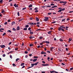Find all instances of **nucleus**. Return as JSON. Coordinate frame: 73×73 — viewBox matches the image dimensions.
<instances>
[{
  "label": "nucleus",
  "instance_id": "72a5a7b5",
  "mask_svg": "<svg viewBox=\"0 0 73 73\" xmlns=\"http://www.w3.org/2000/svg\"><path fill=\"white\" fill-rule=\"evenodd\" d=\"M41 53L42 54H44V51H42L41 52Z\"/></svg>",
  "mask_w": 73,
  "mask_h": 73
},
{
  "label": "nucleus",
  "instance_id": "c756f323",
  "mask_svg": "<svg viewBox=\"0 0 73 73\" xmlns=\"http://www.w3.org/2000/svg\"><path fill=\"white\" fill-rule=\"evenodd\" d=\"M3 0H1L0 1V3H3Z\"/></svg>",
  "mask_w": 73,
  "mask_h": 73
},
{
  "label": "nucleus",
  "instance_id": "a19ab883",
  "mask_svg": "<svg viewBox=\"0 0 73 73\" xmlns=\"http://www.w3.org/2000/svg\"><path fill=\"white\" fill-rule=\"evenodd\" d=\"M61 29L60 27L58 29L59 31H61Z\"/></svg>",
  "mask_w": 73,
  "mask_h": 73
},
{
  "label": "nucleus",
  "instance_id": "423d86ee",
  "mask_svg": "<svg viewBox=\"0 0 73 73\" xmlns=\"http://www.w3.org/2000/svg\"><path fill=\"white\" fill-rule=\"evenodd\" d=\"M36 21H39V18H37V17H36Z\"/></svg>",
  "mask_w": 73,
  "mask_h": 73
},
{
  "label": "nucleus",
  "instance_id": "0e129e2a",
  "mask_svg": "<svg viewBox=\"0 0 73 73\" xmlns=\"http://www.w3.org/2000/svg\"><path fill=\"white\" fill-rule=\"evenodd\" d=\"M44 7H46V6H42V8H44Z\"/></svg>",
  "mask_w": 73,
  "mask_h": 73
},
{
  "label": "nucleus",
  "instance_id": "5fc2aeb1",
  "mask_svg": "<svg viewBox=\"0 0 73 73\" xmlns=\"http://www.w3.org/2000/svg\"><path fill=\"white\" fill-rule=\"evenodd\" d=\"M8 22H10V21H11V20L10 19H9L8 20V21H7Z\"/></svg>",
  "mask_w": 73,
  "mask_h": 73
},
{
  "label": "nucleus",
  "instance_id": "9d476101",
  "mask_svg": "<svg viewBox=\"0 0 73 73\" xmlns=\"http://www.w3.org/2000/svg\"><path fill=\"white\" fill-rule=\"evenodd\" d=\"M29 24H30V25H33V24H34V23H29Z\"/></svg>",
  "mask_w": 73,
  "mask_h": 73
},
{
  "label": "nucleus",
  "instance_id": "49530a36",
  "mask_svg": "<svg viewBox=\"0 0 73 73\" xmlns=\"http://www.w3.org/2000/svg\"><path fill=\"white\" fill-rule=\"evenodd\" d=\"M51 5H54V4L53 3H51Z\"/></svg>",
  "mask_w": 73,
  "mask_h": 73
},
{
  "label": "nucleus",
  "instance_id": "f8f14e48",
  "mask_svg": "<svg viewBox=\"0 0 73 73\" xmlns=\"http://www.w3.org/2000/svg\"><path fill=\"white\" fill-rule=\"evenodd\" d=\"M30 34H33V32H31V30H30Z\"/></svg>",
  "mask_w": 73,
  "mask_h": 73
},
{
  "label": "nucleus",
  "instance_id": "473e14b6",
  "mask_svg": "<svg viewBox=\"0 0 73 73\" xmlns=\"http://www.w3.org/2000/svg\"><path fill=\"white\" fill-rule=\"evenodd\" d=\"M17 15H18V16H20V14H19V12H18Z\"/></svg>",
  "mask_w": 73,
  "mask_h": 73
},
{
  "label": "nucleus",
  "instance_id": "f704fd0d",
  "mask_svg": "<svg viewBox=\"0 0 73 73\" xmlns=\"http://www.w3.org/2000/svg\"><path fill=\"white\" fill-rule=\"evenodd\" d=\"M52 32V31H49L48 32V34H50V33Z\"/></svg>",
  "mask_w": 73,
  "mask_h": 73
},
{
  "label": "nucleus",
  "instance_id": "6e6552de",
  "mask_svg": "<svg viewBox=\"0 0 73 73\" xmlns=\"http://www.w3.org/2000/svg\"><path fill=\"white\" fill-rule=\"evenodd\" d=\"M1 46L2 48H5V46L4 45H3Z\"/></svg>",
  "mask_w": 73,
  "mask_h": 73
},
{
  "label": "nucleus",
  "instance_id": "bf43d9fd",
  "mask_svg": "<svg viewBox=\"0 0 73 73\" xmlns=\"http://www.w3.org/2000/svg\"><path fill=\"white\" fill-rule=\"evenodd\" d=\"M31 29V27H29L28 29V30H29H29H30Z\"/></svg>",
  "mask_w": 73,
  "mask_h": 73
},
{
  "label": "nucleus",
  "instance_id": "052dcab7",
  "mask_svg": "<svg viewBox=\"0 0 73 73\" xmlns=\"http://www.w3.org/2000/svg\"><path fill=\"white\" fill-rule=\"evenodd\" d=\"M23 19H20V20H19V21H22V20H23Z\"/></svg>",
  "mask_w": 73,
  "mask_h": 73
},
{
  "label": "nucleus",
  "instance_id": "e2e57ef3",
  "mask_svg": "<svg viewBox=\"0 0 73 73\" xmlns=\"http://www.w3.org/2000/svg\"><path fill=\"white\" fill-rule=\"evenodd\" d=\"M60 28H61V29H62V28H63V27H62V26H60Z\"/></svg>",
  "mask_w": 73,
  "mask_h": 73
},
{
  "label": "nucleus",
  "instance_id": "7ed1b4c3",
  "mask_svg": "<svg viewBox=\"0 0 73 73\" xmlns=\"http://www.w3.org/2000/svg\"><path fill=\"white\" fill-rule=\"evenodd\" d=\"M63 3L64 4H63V5H65L66 4V3H67V2L66 1L63 2Z\"/></svg>",
  "mask_w": 73,
  "mask_h": 73
},
{
  "label": "nucleus",
  "instance_id": "37998d69",
  "mask_svg": "<svg viewBox=\"0 0 73 73\" xmlns=\"http://www.w3.org/2000/svg\"><path fill=\"white\" fill-rule=\"evenodd\" d=\"M35 9V10H37V9H38V8L36 7Z\"/></svg>",
  "mask_w": 73,
  "mask_h": 73
},
{
  "label": "nucleus",
  "instance_id": "6ab92c4d",
  "mask_svg": "<svg viewBox=\"0 0 73 73\" xmlns=\"http://www.w3.org/2000/svg\"><path fill=\"white\" fill-rule=\"evenodd\" d=\"M13 31H16V29H15V28H13Z\"/></svg>",
  "mask_w": 73,
  "mask_h": 73
},
{
  "label": "nucleus",
  "instance_id": "58836bf2",
  "mask_svg": "<svg viewBox=\"0 0 73 73\" xmlns=\"http://www.w3.org/2000/svg\"><path fill=\"white\" fill-rule=\"evenodd\" d=\"M63 2H64V1H60V3H63Z\"/></svg>",
  "mask_w": 73,
  "mask_h": 73
},
{
  "label": "nucleus",
  "instance_id": "09e8293b",
  "mask_svg": "<svg viewBox=\"0 0 73 73\" xmlns=\"http://www.w3.org/2000/svg\"><path fill=\"white\" fill-rule=\"evenodd\" d=\"M66 70L67 72H69V69H66Z\"/></svg>",
  "mask_w": 73,
  "mask_h": 73
},
{
  "label": "nucleus",
  "instance_id": "b1692460",
  "mask_svg": "<svg viewBox=\"0 0 73 73\" xmlns=\"http://www.w3.org/2000/svg\"><path fill=\"white\" fill-rule=\"evenodd\" d=\"M30 46H33V44H29Z\"/></svg>",
  "mask_w": 73,
  "mask_h": 73
},
{
  "label": "nucleus",
  "instance_id": "cd10ccee",
  "mask_svg": "<svg viewBox=\"0 0 73 73\" xmlns=\"http://www.w3.org/2000/svg\"><path fill=\"white\" fill-rule=\"evenodd\" d=\"M34 58H38V57L36 56H35L34 57Z\"/></svg>",
  "mask_w": 73,
  "mask_h": 73
},
{
  "label": "nucleus",
  "instance_id": "f03ea898",
  "mask_svg": "<svg viewBox=\"0 0 73 73\" xmlns=\"http://www.w3.org/2000/svg\"><path fill=\"white\" fill-rule=\"evenodd\" d=\"M35 65V64H31V66L29 68H32V67H33V66Z\"/></svg>",
  "mask_w": 73,
  "mask_h": 73
},
{
  "label": "nucleus",
  "instance_id": "2eb2a0df",
  "mask_svg": "<svg viewBox=\"0 0 73 73\" xmlns=\"http://www.w3.org/2000/svg\"><path fill=\"white\" fill-rule=\"evenodd\" d=\"M23 30H24L25 31H26V30H27V28H24L23 29Z\"/></svg>",
  "mask_w": 73,
  "mask_h": 73
},
{
  "label": "nucleus",
  "instance_id": "4468645a",
  "mask_svg": "<svg viewBox=\"0 0 73 73\" xmlns=\"http://www.w3.org/2000/svg\"><path fill=\"white\" fill-rule=\"evenodd\" d=\"M37 59H34V60H33V62H35V61H37Z\"/></svg>",
  "mask_w": 73,
  "mask_h": 73
},
{
  "label": "nucleus",
  "instance_id": "aec40b11",
  "mask_svg": "<svg viewBox=\"0 0 73 73\" xmlns=\"http://www.w3.org/2000/svg\"><path fill=\"white\" fill-rule=\"evenodd\" d=\"M43 38V37L42 36H40V37L39 39H40V40H41V39H42V38Z\"/></svg>",
  "mask_w": 73,
  "mask_h": 73
},
{
  "label": "nucleus",
  "instance_id": "c85d7f7f",
  "mask_svg": "<svg viewBox=\"0 0 73 73\" xmlns=\"http://www.w3.org/2000/svg\"><path fill=\"white\" fill-rule=\"evenodd\" d=\"M61 9H60L59 11H58V12H61Z\"/></svg>",
  "mask_w": 73,
  "mask_h": 73
},
{
  "label": "nucleus",
  "instance_id": "1a4fd4ad",
  "mask_svg": "<svg viewBox=\"0 0 73 73\" xmlns=\"http://www.w3.org/2000/svg\"><path fill=\"white\" fill-rule=\"evenodd\" d=\"M55 7H57V6L55 5L54 6L52 7L51 8H55Z\"/></svg>",
  "mask_w": 73,
  "mask_h": 73
},
{
  "label": "nucleus",
  "instance_id": "39448f33",
  "mask_svg": "<svg viewBox=\"0 0 73 73\" xmlns=\"http://www.w3.org/2000/svg\"><path fill=\"white\" fill-rule=\"evenodd\" d=\"M42 66H48V65H49L48 64H42Z\"/></svg>",
  "mask_w": 73,
  "mask_h": 73
},
{
  "label": "nucleus",
  "instance_id": "5701e85b",
  "mask_svg": "<svg viewBox=\"0 0 73 73\" xmlns=\"http://www.w3.org/2000/svg\"><path fill=\"white\" fill-rule=\"evenodd\" d=\"M25 27V28H28V27H29V26L28 25H26Z\"/></svg>",
  "mask_w": 73,
  "mask_h": 73
},
{
  "label": "nucleus",
  "instance_id": "de8ad7c7",
  "mask_svg": "<svg viewBox=\"0 0 73 73\" xmlns=\"http://www.w3.org/2000/svg\"><path fill=\"white\" fill-rule=\"evenodd\" d=\"M10 57L11 58H12V55H10Z\"/></svg>",
  "mask_w": 73,
  "mask_h": 73
},
{
  "label": "nucleus",
  "instance_id": "8fccbe9b",
  "mask_svg": "<svg viewBox=\"0 0 73 73\" xmlns=\"http://www.w3.org/2000/svg\"><path fill=\"white\" fill-rule=\"evenodd\" d=\"M25 54H27V53H28V52H27V51H25Z\"/></svg>",
  "mask_w": 73,
  "mask_h": 73
},
{
  "label": "nucleus",
  "instance_id": "6e6d98bb",
  "mask_svg": "<svg viewBox=\"0 0 73 73\" xmlns=\"http://www.w3.org/2000/svg\"><path fill=\"white\" fill-rule=\"evenodd\" d=\"M8 32H9L10 33H11V31L10 30H9L8 31Z\"/></svg>",
  "mask_w": 73,
  "mask_h": 73
},
{
  "label": "nucleus",
  "instance_id": "4d7b16f0",
  "mask_svg": "<svg viewBox=\"0 0 73 73\" xmlns=\"http://www.w3.org/2000/svg\"><path fill=\"white\" fill-rule=\"evenodd\" d=\"M5 54H3V57H5Z\"/></svg>",
  "mask_w": 73,
  "mask_h": 73
},
{
  "label": "nucleus",
  "instance_id": "774afa93",
  "mask_svg": "<svg viewBox=\"0 0 73 73\" xmlns=\"http://www.w3.org/2000/svg\"><path fill=\"white\" fill-rule=\"evenodd\" d=\"M36 24H40V22H37Z\"/></svg>",
  "mask_w": 73,
  "mask_h": 73
},
{
  "label": "nucleus",
  "instance_id": "393cba45",
  "mask_svg": "<svg viewBox=\"0 0 73 73\" xmlns=\"http://www.w3.org/2000/svg\"><path fill=\"white\" fill-rule=\"evenodd\" d=\"M5 35H6V33H3V36H5Z\"/></svg>",
  "mask_w": 73,
  "mask_h": 73
},
{
  "label": "nucleus",
  "instance_id": "f3484780",
  "mask_svg": "<svg viewBox=\"0 0 73 73\" xmlns=\"http://www.w3.org/2000/svg\"><path fill=\"white\" fill-rule=\"evenodd\" d=\"M24 65V63H22L21 64V66H23V65Z\"/></svg>",
  "mask_w": 73,
  "mask_h": 73
},
{
  "label": "nucleus",
  "instance_id": "13d9d810",
  "mask_svg": "<svg viewBox=\"0 0 73 73\" xmlns=\"http://www.w3.org/2000/svg\"><path fill=\"white\" fill-rule=\"evenodd\" d=\"M13 66H15V64H13Z\"/></svg>",
  "mask_w": 73,
  "mask_h": 73
},
{
  "label": "nucleus",
  "instance_id": "79ce46f5",
  "mask_svg": "<svg viewBox=\"0 0 73 73\" xmlns=\"http://www.w3.org/2000/svg\"><path fill=\"white\" fill-rule=\"evenodd\" d=\"M46 7H51V6H49V5H48V6H46Z\"/></svg>",
  "mask_w": 73,
  "mask_h": 73
},
{
  "label": "nucleus",
  "instance_id": "dca6fc26",
  "mask_svg": "<svg viewBox=\"0 0 73 73\" xmlns=\"http://www.w3.org/2000/svg\"><path fill=\"white\" fill-rule=\"evenodd\" d=\"M45 42H46V44H49V42L46 41Z\"/></svg>",
  "mask_w": 73,
  "mask_h": 73
},
{
  "label": "nucleus",
  "instance_id": "864d4df0",
  "mask_svg": "<svg viewBox=\"0 0 73 73\" xmlns=\"http://www.w3.org/2000/svg\"><path fill=\"white\" fill-rule=\"evenodd\" d=\"M69 40L70 41H72V39L70 38H69Z\"/></svg>",
  "mask_w": 73,
  "mask_h": 73
},
{
  "label": "nucleus",
  "instance_id": "e433bc0d",
  "mask_svg": "<svg viewBox=\"0 0 73 73\" xmlns=\"http://www.w3.org/2000/svg\"><path fill=\"white\" fill-rule=\"evenodd\" d=\"M56 23V22L55 21L52 22V24H54V23Z\"/></svg>",
  "mask_w": 73,
  "mask_h": 73
},
{
  "label": "nucleus",
  "instance_id": "f257e3e1",
  "mask_svg": "<svg viewBox=\"0 0 73 73\" xmlns=\"http://www.w3.org/2000/svg\"><path fill=\"white\" fill-rule=\"evenodd\" d=\"M44 18L45 19H44V20L45 21H48V19H49V17H45Z\"/></svg>",
  "mask_w": 73,
  "mask_h": 73
},
{
  "label": "nucleus",
  "instance_id": "a878e982",
  "mask_svg": "<svg viewBox=\"0 0 73 73\" xmlns=\"http://www.w3.org/2000/svg\"><path fill=\"white\" fill-rule=\"evenodd\" d=\"M52 49H53V47H52L51 48H50V50L51 51H52Z\"/></svg>",
  "mask_w": 73,
  "mask_h": 73
},
{
  "label": "nucleus",
  "instance_id": "9b49d317",
  "mask_svg": "<svg viewBox=\"0 0 73 73\" xmlns=\"http://www.w3.org/2000/svg\"><path fill=\"white\" fill-rule=\"evenodd\" d=\"M32 7V5H30L29 6V8H31V7Z\"/></svg>",
  "mask_w": 73,
  "mask_h": 73
},
{
  "label": "nucleus",
  "instance_id": "c03bdc74",
  "mask_svg": "<svg viewBox=\"0 0 73 73\" xmlns=\"http://www.w3.org/2000/svg\"><path fill=\"white\" fill-rule=\"evenodd\" d=\"M7 24V22H6L4 24L5 25H6Z\"/></svg>",
  "mask_w": 73,
  "mask_h": 73
},
{
  "label": "nucleus",
  "instance_id": "338daca9",
  "mask_svg": "<svg viewBox=\"0 0 73 73\" xmlns=\"http://www.w3.org/2000/svg\"><path fill=\"white\" fill-rule=\"evenodd\" d=\"M8 49H9V50H11V48L9 47H8Z\"/></svg>",
  "mask_w": 73,
  "mask_h": 73
},
{
  "label": "nucleus",
  "instance_id": "4c0bfd02",
  "mask_svg": "<svg viewBox=\"0 0 73 73\" xmlns=\"http://www.w3.org/2000/svg\"><path fill=\"white\" fill-rule=\"evenodd\" d=\"M38 12V11L37 10H35V12L36 13Z\"/></svg>",
  "mask_w": 73,
  "mask_h": 73
},
{
  "label": "nucleus",
  "instance_id": "412c9836",
  "mask_svg": "<svg viewBox=\"0 0 73 73\" xmlns=\"http://www.w3.org/2000/svg\"><path fill=\"white\" fill-rule=\"evenodd\" d=\"M55 71H50V73H54Z\"/></svg>",
  "mask_w": 73,
  "mask_h": 73
},
{
  "label": "nucleus",
  "instance_id": "20e7f679",
  "mask_svg": "<svg viewBox=\"0 0 73 73\" xmlns=\"http://www.w3.org/2000/svg\"><path fill=\"white\" fill-rule=\"evenodd\" d=\"M14 7H16V8H17V7H18V5H16V4H15L14 5Z\"/></svg>",
  "mask_w": 73,
  "mask_h": 73
},
{
  "label": "nucleus",
  "instance_id": "2f4dec72",
  "mask_svg": "<svg viewBox=\"0 0 73 73\" xmlns=\"http://www.w3.org/2000/svg\"><path fill=\"white\" fill-rule=\"evenodd\" d=\"M65 9H61V11H64V10H65Z\"/></svg>",
  "mask_w": 73,
  "mask_h": 73
},
{
  "label": "nucleus",
  "instance_id": "ddd939ff",
  "mask_svg": "<svg viewBox=\"0 0 73 73\" xmlns=\"http://www.w3.org/2000/svg\"><path fill=\"white\" fill-rule=\"evenodd\" d=\"M20 60V59L19 58H17L16 59V62H17V61H18V60Z\"/></svg>",
  "mask_w": 73,
  "mask_h": 73
},
{
  "label": "nucleus",
  "instance_id": "603ef678",
  "mask_svg": "<svg viewBox=\"0 0 73 73\" xmlns=\"http://www.w3.org/2000/svg\"><path fill=\"white\" fill-rule=\"evenodd\" d=\"M25 58H28V55H26L25 56Z\"/></svg>",
  "mask_w": 73,
  "mask_h": 73
},
{
  "label": "nucleus",
  "instance_id": "bb28decb",
  "mask_svg": "<svg viewBox=\"0 0 73 73\" xmlns=\"http://www.w3.org/2000/svg\"><path fill=\"white\" fill-rule=\"evenodd\" d=\"M60 41H61V42H62V41H63V40H62V39H60Z\"/></svg>",
  "mask_w": 73,
  "mask_h": 73
},
{
  "label": "nucleus",
  "instance_id": "a18cd8bd",
  "mask_svg": "<svg viewBox=\"0 0 73 73\" xmlns=\"http://www.w3.org/2000/svg\"><path fill=\"white\" fill-rule=\"evenodd\" d=\"M30 50V48H29L28 49H27V50H28V51H29Z\"/></svg>",
  "mask_w": 73,
  "mask_h": 73
},
{
  "label": "nucleus",
  "instance_id": "4be33fe9",
  "mask_svg": "<svg viewBox=\"0 0 73 73\" xmlns=\"http://www.w3.org/2000/svg\"><path fill=\"white\" fill-rule=\"evenodd\" d=\"M17 30H19V29H20V27H17Z\"/></svg>",
  "mask_w": 73,
  "mask_h": 73
},
{
  "label": "nucleus",
  "instance_id": "680f3d73",
  "mask_svg": "<svg viewBox=\"0 0 73 73\" xmlns=\"http://www.w3.org/2000/svg\"><path fill=\"white\" fill-rule=\"evenodd\" d=\"M34 64V65H37V64L36 63Z\"/></svg>",
  "mask_w": 73,
  "mask_h": 73
},
{
  "label": "nucleus",
  "instance_id": "ea45409f",
  "mask_svg": "<svg viewBox=\"0 0 73 73\" xmlns=\"http://www.w3.org/2000/svg\"><path fill=\"white\" fill-rule=\"evenodd\" d=\"M51 14H52V13H49L48 14V15H51Z\"/></svg>",
  "mask_w": 73,
  "mask_h": 73
},
{
  "label": "nucleus",
  "instance_id": "7c9ffc66",
  "mask_svg": "<svg viewBox=\"0 0 73 73\" xmlns=\"http://www.w3.org/2000/svg\"><path fill=\"white\" fill-rule=\"evenodd\" d=\"M26 7H25V8H23L22 9V10H25V9H26Z\"/></svg>",
  "mask_w": 73,
  "mask_h": 73
},
{
  "label": "nucleus",
  "instance_id": "3c124183",
  "mask_svg": "<svg viewBox=\"0 0 73 73\" xmlns=\"http://www.w3.org/2000/svg\"><path fill=\"white\" fill-rule=\"evenodd\" d=\"M73 69V68H71L70 69V70H72Z\"/></svg>",
  "mask_w": 73,
  "mask_h": 73
},
{
  "label": "nucleus",
  "instance_id": "69168bd1",
  "mask_svg": "<svg viewBox=\"0 0 73 73\" xmlns=\"http://www.w3.org/2000/svg\"><path fill=\"white\" fill-rule=\"evenodd\" d=\"M30 20H32L33 19V18L32 17H31L30 18Z\"/></svg>",
  "mask_w": 73,
  "mask_h": 73
},
{
  "label": "nucleus",
  "instance_id": "0eeeda50",
  "mask_svg": "<svg viewBox=\"0 0 73 73\" xmlns=\"http://www.w3.org/2000/svg\"><path fill=\"white\" fill-rule=\"evenodd\" d=\"M35 38V36H31L29 37V38L30 39H32V38Z\"/></svg>",
  "mask_w": 73,
  "mask_h": 73
},
{
  "label": "nucleus",
  "instance_id": "c9c22d12",
  "mask_svg": "<svg viewBox=\"0 0 73 73\" xmlns=\"http://www.w3.org/2000/svg\"><path fill=\"white\" fill-rule=\"evenodd\" d=\"M5 11H4V10H3L1 11V13H4V12H5Z\"/></svg>",
  "mask_w": 73,
  "mask_h": 73
},
{
  "label": "nucleus",
  "instance_id": "a211bd4d",
  "mask_svg": "<svg viewBox=\"0 0 73 73\" xmlns=\"http://www.w3.org/2000/svg\"><path fill=\"white\" fill-rule=\"evenodd\" d=\"M15 22H12L11 23L12 25H13V24H15Z\"/></svg>",
  "mask_w": 73,
  "mask_h": 73
}]
</instances>
